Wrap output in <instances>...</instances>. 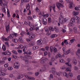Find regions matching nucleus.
I'll return each instance as SVG.
<instances>
[{
  "label": "nucleus",
  "mask_w": 80,
  "mask_h": 80,
  "mask_svg": "<svg viewBox=\"0 0 80 80\" xmlns=\"http://www.w3.org/2000/svg\"><path fill=\"white\" fill-rule=\"evenodd\" d=\"M63 75L65 77H66L67 78H68V75L67 74V73L65 72L63 73Z\"/></svg>",
  "instance_id": "37"
},
{
  "label": "nucleus",
  "mask_w": 80,
  "mask_h": 80,
  "mask_svg": "<svg viewBox=\"0 0 80 80\" xmlns=\"http://www.w3.org/2000/svg\"><path fill=\"white\" fill-rule=\"evenodd\" d=\"M2 11L5 13H6V12L5 10V8H3L2 9Z\"/></svg>",
  "instance_id": "47"
},
{
  "label": "nucleus",
  "mask_w": 80,
  "mask_h": 80,
  "mask_svg": "<svg viewBox=\"0 0 80 80\" xmlns=\"http://www.w3.org/2000/svg\"><path fill=\"white\" fill-rule=\"evenodd\" d=\"M45 70V67H43L42 69H41L39 70V72H42V71H44Z\"/></svg>",
  "instance_id": "46"
},
{
  "label": "nucleus",
  "mask_w": 80,
  "mask_h": 80,
  "mask_svg": "<svg viewBox=\"0 0 80 80\" xmlns=\"http://www.w3.org/2000/svg\"><path fill=\"white\" fill-rule=\"evenodd\" d=\"M2 49L3 51H5L6 50V46L4 44H3L2 47Z\"/></svg>",
  "instance_id": "18"
},
{
  "label": "nucleus",
  "mask_w": 80,
  "mask_h": 80,
  "mask_svg": "<svg viewBox=\"0 0 80 80\" xmlns=\"http://www.w3.org/2000/svg\"><path fill=\"white\" fill-rule=\"evenodd\" d=\"M45 62V59H43L42 60L40 61V63L41 64H44Z\"/></svg>",
  "instance_id": "24"
},
{
  "label": "nucleus",
  "mask_w": 80,
  "mask_h": 80,
  "mask_svg": "<svg viewBox=\"0 0 80 80\" xmlns=\"http://www.w3.org/2000/svg\"><path fill=\"white\" fill-rule=\"evenodd\" d=\"M66 65H68V67H70L71 68H72V66L71 64H69L68 63H66Z\"/></svg>",
  "instance_id": "41"
},
{
  "label": "nucleus",
  "mask_w": 80,
  "mask_h": 80,
  "mask_svg": "<svg viewBox=\"0 0 80 80\" xmlns=\"http://www.w3.org/2000/svg\"><path fill=\"white\" fill-rule=\"evenodd\" d=\"M8 37L9 38H10L11 39H12V38H14V35L13 34H11L9 36H8Z\"/></svg>",
  "instance_id": "14"
},
{
  "label": "nucleus",
  "mask_w": 80,
  "mask_h": 80,
  "mask_svg": "<svg viewBox=\"0 0 80 80\" xmlns=\"http://www.w3.org/2000/svg\"><path fill=\"white\" fill-rule=\"evenodd\" d=\"M18 53H22V50H18Z\"/></svg>",
  "instance_id": "57"
},
{
  "label": "nucleus",
  "mask_w": 80,
  "mask_h": 80,
  "mask_svg": "<svg viewBox=\"0 0 80 80\" xmlns=\"http://www.w3.org/2000/svg\"><path fill=\"white\" fill-rule=\"evenodd\" d=\"M8 69L9 70H12L13 69V68L12 67H9L8 68Z\"/></svg>",
  "instance_id": "51"
},
{
  "label": "nucleus",
  "mask_w": 80,
  "mask_h": 80,
  "mask_svg": "<svg viewBox=\"0 0 80 80\" xmlns=\"http://www.w3.org/2000/svg\"><path fill=\"white\" fill-rule=\"evenodd\" d=\"M41 51H45V49L44 48H41L40 49Z\"/></svg>",
  "instance_id": "62"
},
{
  "label": "nucleus",
  "mask_w": 80,
  "mask_h": 80,
  "mask_svg": "<svg viewBox=\"0 0 80 80\" xmlns=\"http://www.w3.org/2000/svg\"><path fill=\"white\" fill-rule=\"evenodd\" d=\"M68 75L70 76V77H73V74L71 72H69L68 73Z\"/></svg>",
  "instance_id": "40"
},
{
  "label": "nucleus",
  "mask_w": 80,
  "mask_h": 80,
  "mask_svg": "<svg viewBox=\"0 0 80 80\" xmlns=\"http://www.w3.org/2000/svg\"><path fill=\"white\" fill-rule=\"evenodd\" d=\"M74 70H75V71H77V70H78V68L76 66L74 67Z\"/></svg>",
  "instance_id": "60"
},
{
  "label": "nucleus",
  "mask_w": 80,
  "mask_h": 80,
  "mask_svg": "<svg viewBox=\"0 0 80 80\" xmlns=\"http://www.w3.org/2000/svg\"><path fill=\"white\" fill-rule=\"evenodd\" d=\"M59 23L61 24L63 23L64 22H66L65 19L62 17H60L59 18Z\"/></svg>",
  "instance_id": "1"
},
{
  "label": "nucleus",
  "mask_w": 80,
  "mask_h": 80,
  "mask_svg": "<svg viewBox=\"0 0 80 80\" xmlns=\"http://www.w3.org/2000/svg\"><path fill=\"white\" fill-rule=\"evenodd\" d=\"M36 26H38V27H41L42 26V24L41 23V22H39L38 24H36Z\"/></svg>",
  "instance_id": "35"
},
{
  "label": "nucleus",
  "mask_w": 80,
  "mask_h": 80,
  "mask_svg": "<svg viewBox=\"0 0 80 80\" xmlns=\"http://www.w3.org/2000/svg\"><path fill=\"white\" fill-rule=\"evenodd\" d=\"M29 0H21V3H23V2H28Z\"/></svg>",
  "instance_id": "27"
},
{
  "label": "nucleus",
  "mask_w": 80,
  "mask_h": 80,
  "mask_svg": "<svg viewBox=\"0 0 80 80\" xmlns=\"http://www.w3.org/2000/svg\"><path fill=\"white\" fill-rule=\"evenodd\" d=\"M70 41L71 43H73V42L75 41V39H72Z\"/></svg>",
  "instance_id": "63"
},
{
  "label": "nucleus",
  "mask_w": 80,
  "mask_h": 80,
  "mask_svg": "<svg viewBox=\"0 0 80 80\" xmlns=\"http://www.w3.org/2000/svg\"><path fill=\"white\" fill-rule=\"evenodd\" d=\"M58 58H62V56L61 54L58 53L56 55L55 58L56 59H57Z\"/></svg>",
  "instance_id": "6"
},
{
  "label": "nucleus",
  "mask_w": 80,
  "mask_h": 80,
  "mask_svg": "<svg viewBox=\"0 0 80 80\" xmlns=\"http://www.w3.org/2000/svg\"><path fill=\"white\" fill-rule=\"evenodd\" d=\"M9 37H8L7 38H5V41H8L9 40Z\"/></svg>",
  "instance_id": "55"
},
{
  "label": "nucleus",
  "mask_w": 80,
  "mask_h": 80,
  "mask_svg": "<svg viewBox=\"0 0 80 80\" xmlns=\"http://www.w3.org/2000/svg\"><path fill=\"white\" fill-rule=\"evenodd\" d=\"M66 67L65 66H63L62 67H61V69H62L63 70H65L66 69Z\"/></svg>",
  "instance_id": "43"
},
{
  "label": "nucleus",
  "mask_w": 80,
  "mask_h": 80,
  "mask_svg": "<svg viewBox=\"0 0 80 80\" xmlns=\"http://www.w3.org/2000/svg\"><path fill=\"white\" fill-rule=\"evenodd\" d=\"M67 72H71L72 70L70 69V68H66V70Z\"/></svg>",
  "instance_id": "38"
},
{
  "label": "nucleus",
  "mask_w": 80,
  "mask_h": 80,
  "mask_svg": "<svg viewBox=\"0 0 80 80\" xmlns=\"http://www.w3.org/2000/svg\"><path fill=\"white\" fill-rule=\"evenodd\" d=\"M37 49H38V47L37 46H34L32 48V50H37Z\"/></svg>",
  "instance_id": "34"
},
{
  "label": "nucleus",
  "mask_w": 80,
  "mask_h": 80,
  "mask_svg": "<svg viewBox=\"0 0 80 80\" xmlns=\"http://www.w3.org/2000/svg\"><path fill=\"white\" fill-rule=\"evenodd\" d=\"M59 62L60 63H65V61L63 59H59Z\"/></svg>",
  "instance_id": "29"
},
{
  "label": "nucleus",
  "mask_w": 80,
  "mask_h": 80,
  "mask_svg": "<svg viewBox=\"0 0 80 80\" xmlns=\"http://www.w3.org/2000/svg\"><path fill=\"white\" fill-rule=\"evenodd\" d=\"M68 25L69 27H73L74 26V24L70 22L69 23Z\"/></svg>",
  "instance_id": "28"
},
{
  "label": "nucleus",
  "mask_w": 80,
  "mask_h": 80,
  "mask_svg": "<svg viewBox=\"0 0 80 80\" xmlns=\"http://www.w3.org/2000/svg\"><path fill=\"white\" fill-rule=\"evenodd\" d=\"M29 37L31 40H33L35 38V34H30L29 35Z\"/></svg>",
  "instance_id": "4"
},
{
  "label": "nucleus",
  "mask_w": 80,
  "mask_h": 80,
  "mask_svg": "<svg viewBox=\"0 0 80 80\" xmlns=\"http://www.w3.org/2000/svg\"><path fill=\"white\" fill-rule=\"evenodd\" d=\"M35 45V42L33 41H31L29 44V45L30 47H32L33 46V45Z\"/></svg>",
  "instance_id": "7"
},
{
  "label": "nucleus",
  "mask_w": 80,
  "mask_h": 80,
  "mask_svg": "<svg viewBox=\"0 0 80 80\" xmlns=\"http://www.w3.org/2000/svg\"><path fill=\"white\" fill-rule=\"evenodd\" d=\"M48 23H50L51 22H52V20L51 19V18H48Z\"/></svg>",
  "instance_id": "50"
},
{
  "label": "nucleus",
  "mask_w": 80,
  "mask_h": 80,
  "mask_svg": "<svg viewBox=\"0 0 80 80\" xmlns=\"http://www.w3.org/2000/svg\"><path fill=\"white\" fill-rule=\"evenodd\" d=\"M57 35L56 34H52L51 36V38H54V37H57Z\"/></svg>",
  "instance_id": "33"
},
{
  "label": "nucleus",
  "mask_w": 80,
  "mask_h": 80,
  "mask_svg": "<svg viewBox=\"0 0 80 80\" xmlns=\"http://www.w3.org/2000/svg\"><path fill=\"white\" fill-rule=\"evenodd\" d=\"M23 54L24 55L25 54H28V55H31V54H32V52L30 50H28L27 52H24Z\"/></svg>",
  "instance_id": "12"
},
{
  "label": "nucleus",
  "mask_w": 80,
  "mask_h": 80,
  "mask_svg": "<svg viewBox=\"0 0 80 80\" xmlns=\"http://www.w3.org/2000/svg\"><path fill=\"white\" fill-rule=\"evenodd\" d=\"M7 54L8 55H11V52H7Z\"/></svg>",
  "instance_id": "59"
},
{
  "label": "nucleus",
  "mask_w": 80,
  "mask_h": 80,
  "mask_svg": "<svg viewBox=\"0 0 80 80\" xmlns=\"http://www.w3.org/2000/svg\"><path fill=\"white\" fill-rule=\"evenodd\" d=\"M12 52L14 54V55H18V52L15 50L12 51Z\"/></svg>",
  "instance_id": "25"
},
{
  "label": "nucleus",
  "mask_w": 80,
  "mask_h": 80,
  "mask_svg": "<svg viewBox=\"0 0 80 80\" xmlns=\"http://www.w3.org/2000/svg\"><path fill=\"white\" fill-rule=\"evenodd\" d=\"M19 40L20 41V42H21V43H23V40L22 38H20L19 39Z\"/></svg>",
  "instance_id": "31"
},
{
  "label": "nucleus",
  "mask_w": 80,
  "mask_h": 80,
  "mask_svg": "<svg viewBox=\"0 0 80 80\" xmlns=\"http://www.w3.org/2000/svg\"><path fill=\"white\" fill-rule=\"evenodd\" d=\"M52 73L53 75H58V76H60V74L56 71L52 72Z\"/></svg>",
  "instance_id": "15"
},
{
  "label": "nucleus",
  "mask_w": 80,
  "mask_h": 80,
  "mask_svg": "<svg viewBox=\"0 0 80 80\" xmlns=\"http://www.w3.org/2000/svg\"><path fill=\"white\" fill-rule=\"evenodd\" d=\"M47 19L45 18H43L42 19V23H43V25H47Z\"/></svg>",
  "instance_id": "8"
},
{
  "label": "nucleus",
  "mask_w": 80,
  "mask_h": 80,
  "mask_svg": "<svg viewBox=\"0 0 80 80\" xmlns=\"http://www.w3.org/2000/svg\"><path fill=\"white\" fill-rule=\"evenodd\" d=\"M23 47V52H25V51L27 49V48H28V46L27 45H25Z\"/></svg>",
  "instance_id": "10"
},
{
  "label": "nucleus",
  "mask_w": 80,
  "mask_h": 80,
  "mask_svg": "<svg viewBox=\"0 0 80 80\" xmlns=\"http://www.w3.org/2000/svg\"><path fill=\"white\" fill-rule=\"evenodd\" d=\"M43 40L44 42H47V37H45L44 38H43Z\"/></svg>",
  "instance_id": "54"
},
{
  "label": "nucleus",
  "mask_w": 80,
  "mask_h": 80,
  "mask_svg": "<svg viewBox=\"0 0 80 80\" xmlns=\"http://www.w3.org/2000/svg\"><path fill=\"white\" fill-rule=\"evenodd\" d=\"M5 45H6L8 47H9V44L7 42H5Z\"/></svg>",
  "instance_id": "53"
},
{
  "label": "nucleus",
  "mask_w": 80,
  "mask_h": 80,
  "mask_svg": "<svg viewBox=\"0 0 80 80\" xmlns=\"http://www.w3.org/2000/svg\"><path fill=\"white\" fill-rule=\"evenodd\" d=\"M23 76L22 74H20L17 77L18 79H20V78H22L23 77Z\"/></svg>",
  "instance_id": "23"
},
{
  "label": "nucleus",
  "mask_w": 80,
  "mask_h": 80,
  "mask_svg": "<svg viewBox=\"0 0 80 80\" xmlns=\"http://www.w3.org/2000/svg\"><path fill=\"white\" fill-rule=\"evenodd\" d=\"M75 10H80V7H76L75 8H74Z\"/></svg>",
  "instance_id": "44"
},
{
  "label": "nucleus",
  "mask_w": 80,
  "mask_h": 80,
  "mask_svg": "<svg viewBox=\"0 0 80 80\" xmlns=\"http://www.w3.org/2000/svg\"><path fill=\"white\" fill-rule=\"evenodd\" d=\"M12 40L15 43H17L18 41V40L17 38L13 39Z\"/></svg>",
  "instance_id": "17"
},
{
  "label": "nucleus",
  "mask_w": 80,
  "mask_h": 80,
  "mask_svg": "<svg viewBox=\"0 0 80 80\" xmlns=\"http://www.w3.org/2000/svg\"><path fill=\"white\" fill-rule=\"evenodd\" d=\"M4 75H5V73L3 72L2 71H0V76H3Z\"/></svg>",
  "instance_id": "21"
},
{
  "label": "nucleus",
  "mask_w": 80,
  "mask_h": 80,
  "mask_svg": "<svg viewBox=\"0 0 80 80\" xmlns=\"http://www.w3.org/2000/svg\"><path fill=\"white\" fill-rule=\"evenodd\" d=\"M13 77V75L12 74H11L9 75V77H10V78H12V77Z\"/></svg>",
  "instance_id": "56"
},
{
  "label": "nucleus",
  "mask_w": 80,
  "mask_h": 80,
  "mask_svg": "<svg viewBox=\"0 0 80 80\" xmlns=\"http://www.w3.org/2000/svg\"><path fill=\"white\" fill-rule=\"evenodd\" d=\"M20 58H21L22 60H25V57H23L22 56H20Z\"/></svg>",
  "instance_id": "42"
},
{
  "label": "nucleus",
  "mask_w": 80,
  "mask_h": 80,
  "mask_svg": "<svg viewBox=\"0 0 80 80\" xmlns=\"http://www.w3.org/2000/svg\"><path fill=\"white\" fill-rule=\"evenodd\" d=\"M65 44V45H67V44H68V42H67V40H64V41L62 43V45H63Z\"/></svg>",
  "instance_id": "11"
},
{
  "label": "nucleus",
  "mask_w": 80,
  "mask_h": 80,
  "mask_svg": "<svg viewBox=\"0 0 80 80\" xmlns=\"http://www.w3.org/2000/svg\"><path fill=\"white\" fill-rule=\"evenodd\" d=\"M74 18H75L76 20H79V19H80V18H79V17H78V16H74Z\"/></svg>",
  "instance_id": "45"
},
{
  "label": "nucleus",
  "mask_w": 80,
  "mask_h": 80,
  "mask_svg": "<svg viewBox=\"0 0 80 80\" xmlns=\"http://www.w3.org/2000/svg\"><path fill=\"white\" fill-rule=\"evenodd\" d=\"M53 51L54 53H57V51H58V50H57V49L55 48H53Z\"/></svg>",
  "instance_id": "26"
},
{
  "label": "nucleus",
  "mask_w": 80,
  "mask_h": 80,
  "mask_svg": "<svg viewBox=\"0 0 80 80\" xmlns=\"http://www.w3.org/2000/svg\"><path fill=\"white\" fill-rule=\"evenodd\" d=\"M54 30H55V31H56L57 32H58V30L57 29V27H54Z\"/></svg>",
  "instance_id": "61"
},
{
  "label": "nucleus",
  "mask_w": 80,
  "mask_h": 80,
  "mask_svg": "<svg viewBox=\"0 0 80 80\" xmlns=\"http://www.w3.org/2000/svg\"><path fill=\"white\" fill-rule=\"evenodd\" d=\"M56 5L58 8L60 10V7H61V8H63L64 7V6L60 2H57L56 4Z\"/></svg>",
  "instance_id": "2"
},
{
  "label": "nucleus",
  "mask_w": 80,
  "mask_h": 80,
  "mask_svg": "<svg viewBox=\"0 0 80 80\" xmlns=\"http://www.w3.org/2000/svg\"><path fill=\"white\" fill-rule=\"evenodd\" d=\"M74 33H77V29L75 27H74Z\"/></svg>",
  "instance_id": "30"
},
{
  "label": "nucleus",
  "mask_w": 80,
  "mask_h": 80,
  "mask_svg": "<svg viewBox=\"0 0 80 80\" xmlns=\"http://www.w3.org/2000/svg\"><path fill=\"white\" fill-rule=\"evenodd\" d=\"M40 11L38 8V7H37L36 8V12H38Z\"/></svg>",
  "instance_id": "49"
},
{
  "label": "nucleus",
  "mask_w": 80,
  "mask_h": 80,
  "mask_svg": "<svg viewBox=\"0 0 80 80\" xmlns=\"http://www.w3.org/2000/svg\"><path fill=\"white\" fill-rule=\"evenodd\" d=\"M25 33V32H22L20 34L22 35H24Z\"/></svg>",
  "instance_id": "58"
},
{
  "label": "nucleus",
  "mask_w": 80,
  "mask_h": 80,
  "mask_svg": "<svg viewBox=\"0 0 80 80\" xmlns=\"http://www.w3.org/2000/svg\"><path fill=\"white\" fill-rule=\"evenodd\" d=\"M19 67H20V65L19 64V63H18V62H16L15 63L14 67L15 68L18 69V68H19Z\"/></svg>",
  "instance_id": "5"
},
{
  "label": "nucleus",
  "mask_w": 80,
  "mask_h": 80,
  "mask_svg": "<svg viewBox=\"0 0 80 80\" xmlns=\"http://www.w3.org/2000/svg\"><path fill=\"white\" fill-rule=\"evenodd\" d=\"M73 3L72 2H70V4H69V7L70 8H73Z\"/></svg>",
  "instance_id": "13"
},
{
  "label": "nucleus",
  "mask_w": 80,
  "mask_h": 80,
  "mask_svg": "<svg viewBox=\"0 0 80 80\" xmlns=\"http://www.w3.org/2000/svg\"><path fill=\"white\" fill-rule=\"evenodd\" d=\"M30 4L29 3L27 4L26 6V9L28 10H29V9L30 8Z\"/></svg>",
  "instance_id": "20"
},
{
  "label": "nucleus",
  "mask_w": 80,
  "mask_h": 80,
  "mask_svg": "<svg viewBox=\"0 0 80 80\" xmlns=\"http://www.w3.org/2000/svg\"><path fill=\"white\" fill-rule=\"evenodd\" d=\"M72 62H73L74 65H77V60L74 59L73 60Z\"/></svg>",
  "instance_id": "16"
},
{
  "label": "nucleus",
  "mask_w": 80,
  "mask_h": 80,
  "mask_svg": "<svg viewBox=\"0 0 80 80\" xmlns=\"http://www.w3.org/2000/svg\"><path fill=\"white\" fill-rule=\"evenodd\" d=\"M37 43L38 45H40L42 44V41L41 39H39L37 41Z\"/></svg>",
  "instance_id": "9"
},
{
  "label": "nucleus",
  "mask_w": 80,
  "mask_h": 80,
  "mask_svg": "<svg viewBox=\"0 0 80 80\" xmlns=\"http://www.w3.org/2000/svg\"><path fill=\"white\" fill-rule=\"evenodd\" d=\"M46 32H47V33L46 35H50V34H51V31L50 30H48Z\"/></svg>",
  "instance_id": "19"
},
{
  "label": "nucleus",
  "mask_w": 80,
  "mask_h": 80,
  "mask_svg": "<svg viewBox=\"0 0 80 80\" xmlns=\"http://www.w3.org/2000/svg\"><path fill=\"white\" fill-rule=\"evenodd\" d=\"M73 13L74 14V15H78V12H77L75 11H73Z\"/></svg>",
  "instance_id": "22"
},
{
  "label": "nucleus",
  "mask_w": 80,
  "mask_h": 80,
  "mask_svg": "<svg viewBox=\"0 0 80 80\" xmlns=\"http://www.w3.org/2000/svg\"><path fill=\"white\" fill-rule=\"evenodd\" d=\"M49 29L50 30H51V31H53L54 30V29L52 27H49Z\"/></svg>",
  "instance_id": "48"
},
{
  "label": "nucleus",
  "mask_w": 80,
  "mask_h": 80,
  "mask_svg": "<svg viewBox=\"0 0 80 80\" xmlns=\"http://www.w3.org/2000/svg\"><path fill=\"white\" fill-rule=\"evenodd\" d=\"M77 79L78 80H80V75L78 76L77 77Z\"/></svg>",
  "instance_id": "64"
},
{
  "label": "nucleus",
  "mask_w": 80,
  "mask_h": 80,
  "mask_svg": "<svg viewBox=\"0 0 80 80\" xmlns=\"http://www.w3.org/2000/svg\"><path fill=\"white\" fill-rule=\"evenodd\" d=\"M51 61L52 62H54L55 61V57L52 56V57L51 58Z\"/></svg>",
  "instance_id": "32"
},
{
  "label": "nucleus",
  "mask_w": 80,
  "mask_h": 80,
  "mask_svg": "<svg viewBox=\"0 0 80 80\" xmlns=\"http://www.w3.org/2000/svg\"><path fill=\"white\" fill-rule=\"evenodd\" d=\"M50 52H53V47H51L50 48Z\"/></svg>",
  "instance_id": "52"
},
{
  "label": "nucleus",
  "mask_w": 80,
  "mask_h": 80,
  "mask_svg": "<svg viewBox=\"0 0 80 80\" xmlns=\"http://www.w3.org/2000/svg\"><path fill=\"white\" fill-rule=\"evenodd\" d=\"M72 21L73 23L75 22V19L74 18H72Z\"/></svg>",
  "instance_id": "39"
},
{
  "label": "nucleus",
  "mask_w": 80,
  "mask_h": 80,
  "mask_svg": "<svg viewBox=\"0 0 80 80\" xmlns=\"http://www.w3.org/2000/svg\"><path fill=\"white\" fill-rule=\"evenodd\" d=\"M2 5H3L4 8H5V7H7V5L5 3H3L2 2V5H1V6H2Z\"/></svg>",
  "instance_id": "36"
},
{
  "label": "nucleus",
  "mask_w": 80,
  "mask_h": 80,
  "mask_svg": "<svg viewBox=\"0 0 80 80\" xmlns=\"http://www.w3.org/2000/svg\"><path fill=\"white\" fill-rule=\"evenodd\" d=\"M5 25L6 27V32H8V30H9V23H7V22H6L5 23Z\"/></svg>",
  "instance_id": "3"
}]
</instances>
